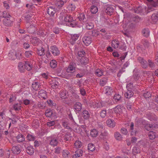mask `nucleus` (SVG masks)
I'll use <instances>...</instances> for the list:
<instances>
[{"label":"nucleus","mask_w":158,"mask_h":158,"mask_svg":"<svg viewBox=\"0 0 158 158\" xmlns=\"http://www.w3.org/2000/svg\"><path fill=\"white\" fill-rule=\"evenodd\" d=\"M76 64L73 62H71L66 69V72L68 73H71L69 74V76L72 77L73 76V73L75 72L76 67Z\"/></svg>","instance_id":"nucleus-1"},{"label":"nucleus","mask_w":158,"mask_h":158,"mask_svg":"<svg viewBox=\"0 0 158 158\" xmlns=\"http://www.w3.org/2000/svg\"><path fill=\"white\" fill-rule=\"evenodd\" d=\"M127 91L125 94L124 95L126 98L129 99L132 97L134 94L132 91L133 86L131 83L128 84L127 85Z\"/></svg>","instance_id":"nucleus-2"},{"label":"nucleus","mask_w":158,"mask_h":158,"mask_svg":"<svg viewBox=\"0 0 158 158\" xmlns=\"http://www.w3.org/2000/svg\"><path fill=\"white\" fill-rule=\"evenodd\" d=\"M79 20L83 22H86L87 21L94 20V18L90 16H88L87 19H86L85 17L84 14L83 13H81L80 15V16L78 17Z\"/></svg>","instance_id":"nucleus-3"},{"label":"nucleus","mask_w":158,"mask_h":158,"mask_svg":"<svg viewBox=\"0 0 158 158\" xmlns=\"http://www.w3.org/2000/svg\"><path fill=\"white\" fill-rule=\"evenodd\" d=\"M19 55L18 52H16L15 50H12L9 52L8 56L11 59L14 60L17 58L19 59V57L18 56Z\"/></svg>","instance_id":"nucleus-4"},{"label":"nucleus","mask_w":158,"mask_h":158,"mask_svg":"<svg viewBox=\"0 0 158 158\" xmlns=\"http://www.w3.org/2000/svg\"><path fill=\"white\" fill-rule=\"evenodd\" d=\"M12 18H4L3 20V23L4 25L7 27L11 26L13 24V21Z\"/></svg>","instance_id":"nucleus-5"},{"label":"nucleus","mask_w":158,"mask_h":158,"mask_svg":"<svg viewBox=\"0 0 158 158\" xmlns=\"http://www.w3.org/2000/svg\"><path fill=\"white\" fill-rule=\"evenodd\" d=\"M138 60L140 63L141 66L144 69H146L148 68V63L146 60L141 57H139Z\"/></svg>","instance_id":"nucleus-6"},{"label":"nucleus","mask_w":158,"mask_h":158,"mask_svg":"<svg viewBox=\"0 0 158 158\" xmlns=\"http://www.w3.org/2000/svg\"><path fill=\"white\" fill-rule=\"evenodd\" d=\"M45 115L47 117H55L56 116V113L50 109H48L45 110Z\"/></svg>","instance_id":"nucleus-7"},{"label":"nucleus","mask_w":158,"mask_h":158,"mask_svg":"<svg viewBox=\"0 0 158 158\" xmlns=\"http://www.w3.org/2000/svg\"><path fill=\"white\" fill-rule=\"evenodd\" d=\"M50 48V51L53 55L56 56L60 54L59 51L56 47L54 46H51Z\"/></svg>","instance_id":"nucleus-8"},{"label":"nucleus","mask_w":158,"mask_h":158,"mask_svg":"<svg viewBox=\"0 0 158 158\" xmlns=\"http://www.w3.org/2000/svg\"><path fill=\"white\" fill-rule=\"evenodd\" d=\"M56 11L54 6H50L48 8L47 13L50 16L53 17Z\"/></svg>","instance_id":"nucleus-9"},{"label":"nucleus","mask_w":158,"mask_h":158,"mask_svg":"<svg viewBox=\"0 0 158 158\" xmlns=\"http://www.w3.org/2000/svg\"><path fill=\"white\" fill-rule=\"evenodd\" d=\"M82 105L80 102H76L73 105V108L76 111L79 112L82 109Z\"/></svg>","instance_id":"nucleus-10"},{"label":"nucleus","mask_w":158,"mask_h":158,"mask_svg":"<svg viewBox=\"0 0 158 158\" xmlns=\"http://www.w3.org/2000/svg\"><path fill=\"white\" fill-rule=\"evenodd\" d=\"M82 40L84 44L86 46L90 44L92 41L91 38L90 36H87L84 37L82 39Z\"/></svg>","instance_id":"nucleus-11"},{"label":"nucleus","mask_w":158,"mask_h":158,"mask_svg":"<svg viewBox=\"0 0 158 158\" xmlns=\"http://www.w3.org/2000/svg\"><path fill=\"white\" fill-rule=\"evenodd\" d=\"M11 151L14 154L18 155L21 152V148L18 146H14L12 148Z\"/></svg>","instance_id":"nucleus-12"},{"label":"nucleus","mask_w":158,"mask_h":158,"mask_svg":"<svg viewBox=\"0 0 158 158\" xmlns=\"http://www.w3.org/2000/svg\"><path fill=\"white\" fill-rule=\"evenodd\" d=\"M19 71L21 73H24L25 71L24 64L21 62H19L18 66Z\"/></svg>","instance_id":"nucleus-13"},{"label":"nucleus","mask_w":158,"mask_h":158,"mask_svg":"<svg viewBox=\"0 0 158 158\" xmlns=\"http://www.w3.org/2000/svg\"><path fill=\"white\" fill-rule=\"evenodd\" d=\"M38 95L39 97H41L44 99H46L47 98L46 92L44 90L41 89L39 91Z\"/></svg>","instance_id":"nucleus-14"},{"label":"nucleus","mask_w":158,"mask_h":158,"mask_svg":"<svg viewBox=\"0 0 158 158\" xmlns=\"http://www.w3.org/2000/svg\"><path fill=\"white\" fill-rule=\"evenodd\" d=\"M82 116L85 119L87 120L88 119L90 116L89 112L86 110H83Z\"/></svg>","instance_id":"nucleus-15"},{"label":"nucleus","mask_w":158,"mask_h":158,"mask_svg":"<svg viewBox=\"0 0 158 158\" xmlns=\"http://www.w3.org/2000/svg\"><path fill=\"white\" fill-rule=\"evenodd\" d=\"M64 16V20L65 22L70 23L73 21V18L70 15L65 14Z\"/></svg>","instance_id":"nucleus-16"},{"label":"nucleus","mask_w":158,"mask_h":158,"mask_svg":"<svg viewBox=\"0 0 158 158\" xmlns=\"http://www.w3.org/2000/svg\"><path fill=\"white\" fill-rule=\"evenodd\" d=\"M148 137L151 139H155L156 135V132L153 131H150L148 134Z\"/></svg>","instance_id":"nucleus-17"},{"label":"nucleus","mask_w":158,"mask_h":158,"mask_svg":"<svg viewBox=\"0 0 158 158\" xmlns=\"http://www.w3.org/2000/svg\"><path fill=\"white\" fill-rule=\"evenodd\" d=\"M114 111L115 113L117 114H122V109L121 106L118 105L114 108Z\"/></svg>","instance_id":"nucleus-18"},{"label":"nucleus","mask_w":158,"mask_h":158,"mask_svg":"<svg viewBox=\"0 0 158 158\" xmlns=\"http://www.w3.org/2000/svg\"><path fill=\"white\" fill-rule=\"evenodd\" d=\"M17 140L19 143L23 142L25 141V138L22 134H19L16 137Z\"/></svg>","instance_id":"nucleus-19"},{"label":"nucleus","mask_w":158,"mask_h":158,"mask_svg":"<svg viewBox=\"0 0 158 158\" xmlns=\"http://www.w3.org/2000/svg\"><path fill=\"white\" fill-rule=\"evenodd\" d=\"M113 8L111 6H109L106 8L105 11L108 15H111L113 12Z\"/></svg>","instance_id":"nucleus-20"},{"label":"nucleus","mask_w":158,"mask_h":158,"mask_svg":"<svg viewBox=\"0 0 158 158\" xmlns=\"http://www.w3.org/2000/svg\"><path fill=\"white\" fill-rule=\"evenodd\" d=\"M151 19L154 23H156L158 20V13L153 14L151 17Z\"/></svg>","instance_id":"nucleus-21"},{"label":"nucleus","mask_w":158,"mask_h":158,"mask_svg":"<svg viewBox=\"0 0 158 158\" xmlns=\"http://www.w3.org/2000/svg\"><path fill=\"white\" fill-rule=\"evenodd\" d=\"M107 125L109 127H113L115 126V123L113 120L109 119L106 121Z\"/></svg>","instance_id":"nucleus-22"},{"label":"nucleus","mask_w":158,"mask_h":158,"mask_svg":"<svg viewBox=\"0 0 158 158\" xmlns=\"http://www.w3.org/2000/svg\"><path fill=\"white\" fill-rule=\"evenodd\" d=\"M88 22L85 24V28L88 30L92 29L94 27V25L92 23L89 22V21H87Z\"/></svg>","instance_id":"nucleus-23"},{"label":"nucleus","mask_w":158,"mask_h":158,"mask_svg":"<svg viewBox=\"0 0 158 158\" xmlns=\"http://www.w3.org/2000/svg\"><path fill=\"white\" fill-rule=\"evenodd\" d=\"M58 143L57 139L55 138H52L50 141V144L53 147L56 146Z\"/></svg>","instance_id":"nucleus-24"},{"label":"nucleus","mask_w":158,"mask_h":158,"mask_svg":"<svg viewBox=\"0 0 158 158\" xmlns=\"http://www.w3.org/2000/svg\"><path fill=\"white\" fill-rule=\"evenodd\" d=\"M142 32L143 35L146 37H148L149 35L150 31L148 28L143 29L142 30Z\"/></svg>","instance_id":"nucleus-25"},{"label":"nucleus","mask_w":158,"mask_h":158,"mask_svg":"<svg viewBox=\"0 0 158 158\" xmlns=\"http://www.w3.org/2000/svg\"><path fill=\"white\" fill-rule=\"evenodd\" d=\"M144 9L141 6H139L134 9V12L135 13L139 14L143 12Z\"/></svg>","instance_id":"nucleus-26"},{"label":"nucleus","mask_w":158,"mask_h":158,"mask_svg":"<svg viewBox=\"0 0 158 158\" xmlns=\"http://www.w3.org/2000/svg\"><path fill=\"white\" fill-rule=\"evenodd\" d=\"M26 152L27 154L30 155L33 154L34 152L33 148L32 147H28L26 149Z\"/></svg>","instance_id":"nucleus-27"},{"label":"nucleus","mask_w":158,"mask_h":158,"mask_svg":"<svg viewBox=\"0 0 158 158\" xmlns=\"http://www.w3.org/2000/svg\"><path fill=\"white\" fill-rule=\"evenodd\" d=\"M107 77H103L100 81L99 84L101 86H104L107 82Z\"/></svg>","instance_id":"nucleus-28"},{"label":"nucleus","mask_w":158,"mask_h":158,"mask_svg":"<svg viewBox=\"0 0 158 158\" xmlns=\"http://www.w3.org/2000/svg\"><path fill=\"white\" fill-rule=\"evenodd\" d=\"M68 92L66 91L63 90L60 93V97L62 99H65L68 96L66 95Z\"/></svg>","instance_id":"nucleus-29"},{"label":"nucleus","mask_w":158,"mask_h":158,"mask_svg":"<svg viewBox=\"0 0 158 158\" xmlns=\"http://www.w3.org/2000/svg\"><path fill=\"white\" fill-rule=\"evenodd\" d=\"M14 109L16 111H19L21 109V106L20 103H16L13 106Z\"/></svg>","instance_id":"nucleus-30"},{"label":"nucleus","mask_w":158,"mask_h":158,"mask_svg":"<svg viewBox=\"0 0 158 158\" xmlns=\"http://www.w3.org/2000/svg\"><path fill=\"white\" fill-rule=\"evenodd\" d=\"M74 125L75 126H73V128L74 129V131L77 133H81L82 130L80 127L77 124L76 125L74 124Z\"/></svg>","instance_id":"nucleus-31"},{"label":"nucleus","mask_w":158,"mask_h":158,"mask_svg":"<svg viewBox=\"0 0 158 158\" xmlns=\"http://www.w3.org/2000/svg\"><path fill=\"white\" fill-rule=\"evenodd\" d=\"M103 70L99 69H97L95 72V74L98 77L101 76L103 75Z\"/></svg>","instance_id":"nucleus-32"},{"label":"nucleus","mask_w":158,"mask_h":158,"mask_svg":"<svg viewBox=\"0 0 158 158\" xmlns=\"http://www.w3.org/2000/svg\"><path fill=\"white\" fill-rule=\"evenodd\" d=\"M88 59L84 57L80 59V62L81 64L85 65L88 63Z\"/></svg>","instance_id":"nucleus-33"},{"label":"nucleus","mask_w":158,"mask_h":158,"mask_svg":"<svg viewBox=\"0 0 158 158\" xmlns=\"http://www.w3.org/2000/svg\"><path fill=\"white\" fill-rule=\"evenodd\" d=\"M119 43L118 40H115L112 42V46L115 48H118L119 46Z\"/></svg>","instance_id":"nucleus-34"},{"label":"nucleus","mask_w":158,"mask_h":158,"mask_svg":"<svg viewBox=\"0 0 158 158\" xmlns=\"http://www.w3.org/2000/svg\"><path fill=\"white\" fill-rule=\"evenodd\" d=\"M58 82L56 81H52V82L51 84V87L54 89H56L58 88Z\"/></svg>","instance_id":"nucleus-35"},{"label":"nucleus","mask_w":158,"mask_h":158,"mask_svg":"<svg viewBox=\"0 0 158 158\" xmlns=\"http://www.w3.org/2000/svg\"><path fill=\"white\" fill-rule=\"evenodd\" d=\"M88 150L89 151L92 152L94 151L95 149V147L93 144L89 143L88 145Z\"/></svg>","instance_id":"nucleus-36"},{"label":"nucleus","mask_w":158,"mask_h":158,"mask_svg":"<svg viewBox=\"0 0 158 158\" xmlns=\"http://www.w3.org/2000/svg\"><path fill=\"white\" fill-rule=\"evenodd\" d=\"M98 134V132L95 129H93L91 131L90 135L93 137H96Z\"/></svg>","instance_id":"nucleus-37"},{"label":"nucleus","mask_w":158,"mask_h":158,"mask_svg":"<svg viewBox=\"0 0 158 158\" xmlns=\"http://www.w3.org/2000/svg\"><path fill=\"white\" fill-rule=\"evenodd\" d=\"M44 49L43 47L41 48V49L38 50L37 51V54L40 56H42L44 55Z\"/></svg>","instance_id":"nucleus-38"},{"label":"nucleus","mask_w":158,"mask_h":158,"mask_svg":"<svg viewBox=\"0 0 158 158\" xmlns=\"http://www.w3.org/2000/svg\"><path fill=\"white\" fill-rule=\"evenodd\" d=\"M140 149L138 147H134L132 150V153L134 155H136V154L140 153Z\"/></svg>","instance_id":"nucleus-39"},{"label":"nucleus","mask_w":158,"mask_h":158,"mask_svg":"<svg viewBox=\"0 0 158 158\" xmlns=\"http://www.w3.org/2000/svg\"><path fill=\"white\" fill-rule=\"evenodd\" d=\"M132 20L135 23H138L141 20V18L138 16L133 17L132 18Z\"/></svg>","instance_id":"nucleus-40"},{"label":"nucleus","mask_w":158,"mask_h":158,"mask_svg":"<svg viewBox=\"0 0 158 158\" xmlns=\"http://www.w3.org/2000/svg\"><path fill=\"white\" fill-rule=\"evenodd\" d=\"M62 149L60 147H57L54 149L55 153L58 155L62 151Z\"/></svg>","instance_id":"nucleus-41"},{"label":"nucleus","mask_w":158,"mask_h":158,"mask_svg":"<svg viewBox=\"0 0 158 158\" xmlns=\"http://www.w3.org/2000/svg\"><path fill=\"white\" fill-rule=\"evenodd\" d=\"M90 11L92 13L95 14L98 12V8L96 6H93L91 7Z\"/></svg>","instance_id":"nucleus-42"},{"label":"nucleus","mask_w":158,"mask_h":158,"mask_svg":"<svg viewBox=\"0 0 158 158\" xmlns=\"http://www.w3.org/2000/svg\"><path fill=\"white\" fill-rule=\"evenodd\" d=\"M121 96L120 95L116 94H115L114 99L116 101H121Z\"/></svg>","instance_id":"nucleus-43"},{"label":"nucleus","mask_w":158,"mask_h":158,"mask_svg":"<svg viewBox=\"0 0 158 158\" xmlns=\"http://www.w3.org/2000/svg\"><path fill=\"white\" fill-rule=\"evenodd\" d=\"M50 64L52 68H55L56 67L57 62L55 60H52L50 61Z\"/></svg>","instance_id":"nucleus-44"},{"label":"nucleus","mask_w":158,"mask_h":158,"mask_svg":"<svg viewBox=\"0 0 158 158\" xmlns=\"http://www.w3.org/2000/svg\"><path fill=\"white\" fill-rule=\"evenodd\" d=\"M32 87L34 90H36L39 87V84L38 82H34L32 85Z\"/></svg>","instance_id":"nucleus-45"},{"label":"nucleus","mask_w":158,"mask_h":158,"mask_svg":"<svg viewBox=\"0 0 158 158\" xmlns=\"http://www.w3.org/2000/svg\"><path fill=\"white\" fill-rule=\"evenodd\" d=\"M96 31L95 30L90 31L88 32V34L93 36H96L98 35V34L96 32Z\"/></svg>","instance_id":"nucleus-46"},{"label":"nucleus","mask_w":158,"mask_h":158,"mask_svg":"<svg viewBox=\"0 0 158 158\" xmlns=\"http://www.w3.org/2000/svg\"><path fill=\"white\" fill-rule=\"evenodd\" d=\"M148 66L152 69H154L155 67V64L152 60H148Z\"/></svg>","instance_id":"nucleus-47"},{"label":"nucleus","mask_w":158,"mask_h":158,"mask_svg":"<svg viewBox=\"0 0 158 158\" xmlns=\"http://www.w3.org/2000/svg\"><path fill=\"white\" fill-rule=\"evenodd\" d=\"M32 15H33L31 14L27 15L25 16V18L26 19L27 23H30L31 21L30 20L31 19V18L32 17Z\"/></svg>","instance_id":"nucleus-48"},{"label":"nucleus","mask_w":158,"mask_h":158,"mask_svg":"<svg viewBox=\"0 0 158 158\" xmlns=\"http://www.w3.org/2000/svg\"><path fill=\"white\" fill-rule=\"evenodd\" d=\"M2 16L4 18V19H7L11 18V15H10L8 12H7L6 11H4L3 12Z\"/></svg>","instance_id":"nucleus-49"},{"label":"nucleus","mask_w":158,"mask_h":158,"mask_svg":"<svg viewBox=\"0 0 158 158\" xmlns=\"http://www.w3.org/2000/svg\"><path fill=\"white\" fill-rule=\"evenodd\" d=\"M115 138L118 140H120L122 138L121 135L118 132H117L114 134Z\"/></svg>","instance_id":"nucleus-50"},{"label":"nucleus","mask_w":158,"mask_h":158,"mask_svg":"<svg viewBox=\"0 0 158 158\" xmlns=\"http://www.w3.org/2000/svg\"><path fill=\"white\" fill-rule=\"evenodd\" d=\"M74 145L77 148H79L82 146V143L80 141H76L74 143Z\"/></svg>","instance_id":"nucleus-51"},{"label":"nucleus","mask_w":158,"mask_h":158,"mask_svg":"<svg viewBox=\"0 0 158 158\" xmlns=\"http://www.w3.org/2000/svg\"><path fill=\"white\" fill-rule=\"evenodd\" d=\"M106 91L105 94L110 95L112 91L111 88L110 86H106Z\"/></svg>","instance_id":"nucleus-52"},{"label":"nucleus","mask_w":158,"mask_h":158,"mask_svg":"<svg viewBox=\"0 0 158 158\" xmlns=\"http://www.w3.org/2000/svg\"><path fill=\"white\" fill-rule=\"evenodd\" d=\"M27 139L29 141H34L35 140V137L31 135L28 134L27 137Z\"/></svg>","instance_id":"nucleus-53"},{"label":"nucleus","mask_w":158,"mask_h":158,"mask_svg":"<svg viewBox=\"0 0 158 158\" xmlns=\"http://www.w3.org/2000/svg\"><path fill=\"white\" fill-rule=\"evenodd\" d=\"M55 123V121H50L48 122L47 123V125L49 127H51L53 126Z\"/></svg>","instance_id":"nucleus-54"},{"label":"nucleus","mask_w":158,"mask_h":158,"mask_svg":"<svg viewBox=\"0 0 158 158\" xmlns=\"http://www.w3.org/2000/svg\"><path fill=\"white\" fill-rule=\"evenodd\" d=\"M33 53L32 51H27L25 52V55L27 57H29L32 56Z\"/></svg>","instance_id":"nucleus-55"},{"label":"nucleus","mask_w":158,"mask_h":158,"mask_svg":"<svg viewBox=\"0 0 158 158\" xmlns=\"http://www.w3.org/2000/svg\"><path fill=\"white\" fill-rule=\"evenodd\" d=\"M152 6L153 7H156L158 6V0H154L151 4Z\"/></svg>","instance_id":"nucleus-56"},{"label":"nucleus","mask_w":158,"mask_h":158,"mask_svg":"<svg viewBox=\"0 0 158 158\" xmlns=\"http://www.w3.org/2000/svg\"><path fill=\"white\" fill-rule=\"evenodd\" d=\"M69 154V152L67 151L63 150L62 152V156L64 158H67L68 157Z\"/></svg>","instance_id":"nucleus-57"},{"label":"nucleus","mask_w":158,"mask_h":158,"mask_svg":"<svg viewBox=\"0 0 158 158\" xmlns=\"http://www.w3.org/2000/svg\"><path fill=\"white\" fill-rule=\"evenodd\" d=\"M106 110H102L100 113V115L102 118H104L106 116Z\"/></svg>","instance_id":"nucleus-58"},{"label":"nucleus","mask_w":158,"mask_h":158,"mask_svg":"<svg viewBox=\"0 0 158 158\" xmlns=\"http://www.w3.org/2000/svg\"><path fill=\"white\" fill-rule=\"evenodd\" d=\"M32 43L36 44L39 42V39L36 37H34L32 38V39L31 40Z\"/></svg>","instance_id":"nucleus-59"},{"label":"nucleus","mask_w":158,"mask_h":158,"mask_svg":"<svg viewBox=\"0 0 158 158\" xmlns=\"http://www.w3.org/2000/svg\"><path fill=\"white\" fill-rule=\"evenodd\" d=\"M64 3L63 1L61 0H58L56 5L58 6L61 7L64 5Z\"/></svg>","instance_id":"nucleus-60"},{"label":"nucleus","mask_w":158,"mask_h":158,"mask_svg":"<svg viewBox=\"0 0 158 158\" xmlns=\"http://www.w3.org/2000/svg\"><path fill=\"white\" fill-rule=\"evenodd\" d=\"M79 35L78 34H74L73 36H72L71 39H72V40H73L76 41L78 39L79 37Z\"/></svg>","instance_id":"nucleus-61"},{"label":"nucleus","mask_w":158,"mask_h":158,"mask_svg":"<svg viewBox=\"0 0 158 158\" xmlns=\"http://www.w3.org/2000/svg\"><path fill=\"white\" fill-rule=\"evenodd\" d=\"M85 53V52L84 51L82 50L78 52L77 53V54L78 56L82 57L83 56Z\"/></svg>","instance_id":"nucleus-62"},{"label":"nucleus","mask_w":158,"mask_h":158,"mask_svg":"<svg viewBox=\"0 0 158 158\" xmlns=\"http://www.w3.org/2000/svg\"><path fill=\"white\" fill-rule=\"evenodd\" d=\"M70 26L72 27H75L77 25L76 22L74 20H73V21L70 22Z\"/></svg>","instance_id":"nucleus-63"},{"label":"nucleus","mask_w":158,"mask_h":158,"mask_svg":"<svg viewBox=\"0 0 158 158\" xmlns=\"http://www.w3.org/2000/svg\"><path fill=\"white\" fill-rule=\"evenodd\" d=\"M108 135V133L106 132H104L103 133H102L100 135V137L104 139Z\"/></svg>","instance_id":"nucleus-64"}]
</instances>
